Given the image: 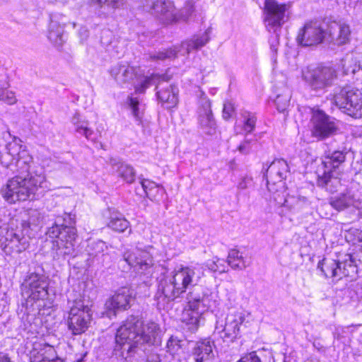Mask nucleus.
Returning a JSON list of instances; mask_svg holds the SVG:
<instances>
[{"mask_svg": "<svg viewBox=\"0 0 362 362\" xmlns=\"http://www.w3.org/2000/svg\"><path fill=\"white\" fill-rule=\"evenodd\" d=\"M237 362H262L257 351H251L243 356Z\"/></svg>", "mask_w": 362, "mask_h": 362, "instance_id": "49530a36", "label": "nucleus"}, {"mask_svg": "<svg viewBox=\"0 0 362 362\" xmlns=\"http://www.w3.org/2000/svg\"><path fill=\"white\" fill-rule=\"evenodd\" d=\"M107 226L115 231L122 233L129 227V222L121 214H114L110 216Z\"/></svg>", "mask_w": 362, "mask_h": 362, "instance_id": "72a5a7b5", "label": "nucleus"}, {"mask_svg": "<svg viewBox=\"0 0 362 362\" xmlns=\"http://www.w3.org/2000/svg\"><path fill=\"white\" fill-rule=\"evenodd\" d=\"M181 49L177 47H171L167 49L156 52L155 53L150 54V58L152 60H165L167 59H174L177 57V54Z\"/></svg>", "mask_w": 362, "mask_h": 362, "instance_id": "c9c22d12", "label": "nucleus"}, {"mask_svg": "<svg viewBox=\"0 0 362 362\" xmlns=\"http://www.w3.org/2000/svg\"><path fill=\"white\" fill-rule=\"evenodd\" d=\"M79 33L81 36L84 37L85 38H86L88 35V31L86 28H81L79 31Z\"/></svg>", "mask_w": 362, "mask_h": 362, "instance_id": "6e6d98bb", "label": "nucleus"}, {"mask_svg": "<svg viewBox=\"0 0 362 362\" xmlns=\"http://www.w3.org/2000/svg\"><path fill=\"white\" fill-rule=\"evenodd\" d=\"M180 341L177 338L171 337L168 342L166 347L168 349V351L171 354H175L181 347Z\"/></svg>", "mask_w": 362, "mask_h": 362, "instance_id": "c03bdc74", "label": "nucleus"}, {"mask_svg": "<svg viewBox=\"0 0 362 362\" xmlns=\"http://www.w3.org/2000/svg\"><path fill=\"white\" fill-rule=\"evenodd\" d=\"M47 37L55 47H62L66 40L64 34V25L54 19H51Z\"/></svg>", "mask_w": 362, "mask_h": 362, "instance_id": "cd10ccee", "label": "nucleus"}, {"mask_svg": "<svg viewBox=\"0 0 362 362\" xmlns=\"http://www.w3.org/2000/svg\"><path fill=\"white\" fill-rule=\"evenodd\" d=\"M215 348V341L211 337L197 341L192 350L194 362H209L214 357L213 350Z\"/></svg>", "mask_w": 362, "mask_h": 362, "instance_id": "5701e85b", "label": "nucleus"}, {"mask_svg": "<svg viewBox=\"0 0 362 362\" xmlns=\"http://www.w3.org/2000/svg\"><path fill=\"white\" fill-rule=\"evenodd\" d=\"M21 237L13 230H7L5 235V247L9 245L10 243H20Z\"/></svg>", "mask_w": 362, "mask_h": 362, "instance_id": "a18cd8bd", "label": "nucleus"}, {"mask_svg": "<svg viewBox=\"0 0 362 362\" xmlns=\"http://www.w3.org/2000/svg\"><path fill=\"white\" fill-rule=\"evenodd\" d=\"M76 362H83V358L81 357V358L78 359Z\"/></svg>", "mask_w": 362, "mask_h": 362, "instance_id": "052dcab7", "label": "nucleus"}, {"mask_svg": "<svg viewBox=\"0 0 362 362\" xmlns=\"http://www.w3.org/2000/svg\"><path fill=\"white\" fill-rule=\"evenodd\" d=\"M123 261L130 267H134L141 273L149 269L153 265V259L151 255L145 251L136 250V251H126L123 255Z\"/></svg>", "mask_w": 362, "mask_h": 362, "instance_id": "6ab92c4d", "label": "nucleus"}, {"mask_svg": "<svg viewBox=\"0 0 362 362\" xmlns=\"http://www.w3.org/2000/svg\"><path fill=\"white\" fill-rule=\"evenodd\" d=\"M279 214L281 215V216H286V214L284 213V211L282 210L281 211H279Z\"/></svg>", "mask_w": 362, "mask_h": 362, "instance_id": "bf43d9fd", "label": "nucleus"}, {"mask_svg": "<svg viewBox=\"0 0 362 362\" xmlns=\"http://www.w3.org/2000/svg\"><path fill=\"white\" fill-rule=\"evenodd\" d=\"M194 11V5L192 1H187L181 10L182 17L186 20Z\"/></svg>", "mask_w": 362, "mask_h": 362, "instance_id": "de8ad7c7", "label": "nucleus"}, {"mask_svg": "<svg viewBox=\"0 0 362 362\" xmlns=\"http://www.w3.org/2000/svg\"><path fill=\"white\" fill-rule=\"evenodd\" d=\"M127 103L132 111V114L134 117L135 120L139 124L141 122L143 112L140 109V103L137 98H134L132 95H129L127 99Z\"/></svg>", "mask_w": 362, "mask_h": 362, "instance_id": "e433bc0d", "label": "nucleus"}, {"mask_svg": "<svg viewBox=\"0 0 362 362\" xmlns=\"http://www.w3.org/2000/svg\"><path fill=\"white\" fill-rule=\"evenodd\" d=\"M226 262L233 269L243 270L250 265L243 253L236 249H232L228 252Z\"/></svg>", "mask_w": 362, "mask_h": 362, "instance_id": "2f4dec72", "label": "nucleus"}, {"mask_svg": "<svg viewBox=\"0 0 362 362\" xmlns=\"http://www.w3.org/2000/svg\"><path fill=\"white\" fill-rule=\"evenodd\" d=\"M209 33L210 30H206L202 34L193 35L189 40L183 42L180 48L185 49L186 54L202 48L209 41Z\"/></svg>", "mask_w": 362, "mask_h": 362, "instance_id": "c85d7f7f", "label": "nucleus"}, {"mask_svg": "<svg viewBox=\"0 0 362 362\" xmlns=\"http://www.w3.org/2000/svg\"><path fill=\"white\" fill-rule=\"evenodd\" d=\"M242 115L244 119L243 131L247 135L255 129L257 118L254 114L249 112H245Z\"/></svg>", "mask_w": 362, "mask_h": 362, "instance_id": "ea45409f", "label": "nucleus"}, {"mask_svg": "<svg viewBox=\"0 0 362 362\" xmlns=\"http://www.w3.org/2000/svg\"><path fill=\"white\" fill-rule=\"evenodd\" d=\"M48 287L47 276L36 272L30 273L22 285L25 308L39 312L45 306L44 300L48 296Z\"/></svg>", "mask_w": 362, "mask_h": 362, "instance_id": "423d86ee", "label": "nucleus"}, {"mask_svg": "<svg viewBox=\"0 0 362 362\" xmlns=\"http://www.w3.org/2000/svg\"><path fill=\"white\" fill-rule=\"evenodd\" d=\"M204 276V268L200 264L181 265L160 275L155 298L159 303L173 301L182 297L187 289L196 286Z\"/></svg>", "mask_w": 362, "mask_h": 362, "instance_id": "7ed1b4c3", "label": "nucleus"}, {"mask_svg": "<svg viewBox=\"0 0 362 362\" xmlns=\"http://www.w3.org/2000/svg\"><path fill=\"white\" fill-rule=\"evenodd\" d=\"M275 204L280 208H286L292 213H298L310 206V202L305 197L288 196L286 192L277 193L271 196Z\"/></svg>", "mask_w": 362, "mask_h": 362, "instance_id": "a211bd4d", "label": "nucleus"}, {"mask_svg": "<svg viewBox=\"0 0 362 362\" xmlns=\"http://www.w3.org/2000/svg\"><path fill=\"white\" fill-rule=\"evenodd\" d=\"M257 140L252 138H248L246 135L245 140L239 145L238 151L244 154H247L252 150V146L256 144Z\"/></svg>", "mask_w": 362, "mask_h": 362, "instance_id": "37998d69", "label": "nucleus"}, {"mask_svg": "<svg viewBox=\"0 0 362 362\" xmlns=\"http://www.w3.org/2000/svg\"><path fill=\"white\" fill-rule=\"evenodd\" d=\"M205 267L210 271L213 272H216L218 271L217 267V261H216V257L213 259H209L205 262Z\"/></svg>", "mask_w": 362, "mask_h": 362, "instance_id": "3c124183", "label": "nucleus"}, {"mask_svg": "<svg viewBox=\"0 0 362 362\" xmlns=\"http://www.w3.org/2000/svg\"><path fill=\"white\" fill-rule=\"evenodd\" d=\"M64 168L69 170H71V165L68 163H66L65 164V166H64Z\"/></svg>", "mask_w": 362, "mask_h": 362, "instance_id": "13d9d810", "label": "nucleus"}, {"mask_svg": "<svg viewBox=\"0 0 362 362\" xmlns=\"http://www.w3.org/2000/svg\"><path fill=\"white\" fill-rule=\"evenodd\" d=\"M141 187L145 192L147 197L149 195V192L148 190H151L152 189L156 188V185L153 182H151L148 180H142L141 181Z\"/></svg>", "mask_w": 362, "mask_h": 362, "instance_id": "09e8293b", "label": "nucleus"}, {"mask_svg": "<svg viewBox=\"0 0 362 362\" xmlns=\"http://www.w3.org/2000/svg\"><path fill=\"white\" fill-rule=\"evenodd\" d=\"M347 153L345 148L325 152L322 160L324 171L334 173L345 162Z\"/></svg>", "mask_w": 362, "mask_h": 362, "instance_id": "393cba45", "label": "nucleus"}, {"mask_svg": "<svg viewBox=\"0 0 362 362\" xmlns=\"http://www.w3.org/2000/svg\"><path fill=\"white\" fill-rule=\"evenodd\" d=\"M160 343L161 332L157 323L144 324L136 317L130 316L117 330L113 355L129 362L143 356L144 344L159 346Z\"/></svg>", "mask_w": 362, "mask_h": 362, "instance_id": "f03ea898", "label": "nucleus"}, {"mask_svg": "<svg viewBox=\"0 0 362 362\" xmlns=\"http://www.w3.org/2000/svg\"><path fill=\"white\" fill-rule=\"evenodd\" d=\"M0 100L8 105H13L16 103L17 99L13 91L5 88L0 89Z\"/></svg>", "mask_w": 362, "mask_h": 362, "instance_id": "79ce46f5", "label": "nucleus"}, {"mask_svg": "<svg viewBox=\"0 0 362 362\" xmlns=\"http://www.w3.org/2000/svg\"><path fill=\"white\" fill-rule=\"evenodd\" d=\"M71 304L66 325L73 335L84 333L92 321L93 313L88 300L81 293H73L69 297Z\"/></svg>", "mask_w": 362, "mask_h": 362, "instance_id": "39448f33", "label": "nucleus"}, {"mask_svg": "<svg viewBox=\"0 0 362 362\" xmlns=\"http://www.w3.org/2000/svg\"><path fill=\"white\" fill-rule=\"evenodd\" d=\"M286 10L287 6L285 4H279L276 0H265V26L269 32L274 33L269 40L270 49L274 56L277 54L279 44V37L276 33L286 21Z\"/></svg>", "mask_w": 362, "mask_h": 362, "instance_id": "0eeeda50", "label": "nucleus"}, {"mask_svg": "<svg viewBox=\"0 0 362 362\" xmlns=\"http://www.w3.org/2000/svg\"><path fill=\"white\" fill-rule=\"evenodd\" d=\"M325 37V30L320 24L310 21L299 30L296 40L302 47H310L322 43Z\"/></svg>", "mask_w": 362, "mask_h": 362, "instance_id": "2eb2a0df", "label": "nucleus"}, {"mask_svg": "<svg viewBox=\"0 0 362 362\" xmlns=\"http://www.w3.org/2000/svg\"><path fill=\"white\" fill-rule=\"evenodd\" d=\"M289 166L286 160L282 158L274 160L267 167L264 176L267 179L268 191L271 196L286 191L285 180L289 175Z\"/></svg>", "mask_w": 362, "mask_h": 362, "instance_id": "f8f14e48", "label": "nucleus"}, {"mask_svg": "<svg viewBox=\"0 0 362 362\" xmlns=\"http://www.w3.org/2000/svg\"><path fill=\"white\" fill-rule=\"evenodd\" d=\"M76 216L71 213H64L62 218L48 228L47 235L55 238L52 242V250L54 257L66 259L73 255L75 250V240L77 237L75 224Z\"/></svg>", "mask_w": 362, "mask_h": 362, "instance_id": "20e7f679", "label": "nucleus"}, {"mask_svg": "<svg viewBox=\"0 0 362 362\" xmlns=\"http://www.w3.org/2000/svg\"><path fill=\"white\" fill-rule=\"evenodd\" d=\"M245 320L242 311L232 310L226 318L225 325H217L215 327L214 336L218 335L227 344L233 343L240 337V327Z\"/></svg>", "mask_w": 362, "mask_h": 362, "instance_id": "4468645a", "label": "nucleus"}, {"mask_svg": "<svg viewBox=\"0 0 362 362\" xmlns=\"http://www.w3.org/2000/svg\"><path fill=\"white\" fill-rule=\"evenodd\" d=\"M291 95L287 91L282 94L277 95L275 99L276 109L279 112L287 114V110L290 105Z\"/></svg>", "mask_w": 362, "mask_h": 362, "instance_id": "4c0bfd02", "label": "nucleus"}, {"mask_svg": "<svg viewBox=\"0 0 362 362\" xmlns=\"http://www.w3.org/2000/svg\"><path fill=\"white\" fill-rule=\"evenodd\" d=\"M0 163L16 174L8 180L3 193L8 202L25 201L38 188L49 189L43 169L35 165L32 156L20 138L13 136L4 151H0Z\"/></svg>", "mask_w": 362, "mask_h": 362, "instance_id": "f257e3e1", "label": "nucleus"}, {"mask_svg": "<svg viewBox=\"0 0 362 362\" xmlns=\"http://www.w3.org/2000/svg\"><path fill=\"white\" fill-rule=\"evenodd\" d=\"M107 248L105 243L100 240H90L87 246V251L90 256H98Z\"/></svg>", "mask_w": 362, "mask_h": 362, "instance_id": "58836bf2", "label": "nucleus"}, {"mask_svg": "<svg viewBox=\"0 0 362 362\" xmlns=\"http://www.w3.org/2000/svg\"><path fill=\"white\" fill-rule=\"evenodd\" d=\"M187 294L189 310L184 312L183 322L189 326L192 332L197 329L201 314L207 308V297L202 292L201 288L192 286Z\"/></svg>", "mask_w": 362, "mask_h": 362, "instance_id": "9b49d317", "label": "nucleus"}, {"mask_svg": "<svg viewBox=\"0 0 362 362\" xmlns=\"http://www.w3.org/2000/svg\"><path fill=\"white\" fill-rule=\"evenodd\" d=\"M163 23H170L177 21L175 6L170 0H155L151 4L144 6Z\"/></svg>", "mask_w": 362, "mask_h": 362, "instance_id": "f3484780", "label": "nucleus"}, {"mask_svg": "<svg viewBox=\"0 0 362 362\" xmlns=\"http://www.w3.org/2000/svg\"><path fill=\"white\" fill-rule=\"evenodd\" d=\"M139 68L123 63L114 66L110 73L118 85L123 86L131 83L134 78H139Z\"/></svg>", "mask_w": 362, "mask_h": 362, "instance_id": "412c9836", "label": "nucleus"}, {"mask_svg": "<svg viewBox=\"0 0 362 362\" xmlns=\"http://www.w3.org/2000/svg\"><path fill=\"white\" fill-rule=\"evenodd\" d=\"M216 261H217V267H218V271L220 273L226 272V266L225 264V260L219 259L218 257H216Z\"/></svg>", "mask_w": 362, "mask_h": 362, "instance_id": "603ef678", "label": "nucleus"}, {"mask_svg": "<svg viewBox=\"0 0 362 362\" xmlns=\"http://www.w3.org/2000/svg\"><path fill=\"white\" fill-rule=\"evenodd\" d=\"M57 358L54 348L47 343L35 342L30 352V362H48Z\"/></svg>", "mask_w": 362, "mask_h": 362, "instance_id": "b1692460", "label": "nucleus"}, {"mask_svg": "<svg viewBox=\"0 0 362 362\" xmlns=\"http://www.w3.org/2000/svg\"><path fill=\"white\" fill-rule=\"evenodd\" d=\"M234 107L231 103H228L224 104L223 110V117L225 119H228L229 118H230L232 117Z\"/></svg>", "mask_w": 362, "mask_h": 362, "instance_id": "8fccbe9b", "label": "nucleus"}, {"mask_svg": "<svg viewBox=\"0 0 362 362\" xmlns=\"http://www.w3.org/2000/svg\"><path fill=\"white\" fill-rule=\"evenodd\" d=\"M170 78L171 77L168 74H152L150 76H143L140 83L134 86L135 92L136 93H144L151 86L155 85L156 86L160 82L169 81Z\"/></svg>", "mask_w": 362, "mask_h": 362, "instance_id": "c756f323", "label": "nucleus"}, {"mask_svg": "<svg viewBox=\"0 0 362 362\" xmlns=\"http://www.w3.org/2000/svg\"><path fill=\"white\" fill-rule=\"evenodd\" d=\"M317 269L326 278H331L333 281H338L343 277H349L353 281L358 273L357 265L350 254L345 255L342 260L323 258L318 262Z\"/></svg>", "mask_w": 362, "mask_h": 362, "instance_id": "6e6552de", "label": "nucleus"}, {"mask_svg": "<svg viewBox=\"0 0 362 362\" xmlns=\"http://www.w3.org/2000/svg\"><path fill=\"white\" fill-rule=\"evenodd\" d=\"M117 173L119 176L127 183H132L135 180L136 172L133 167L128 164H119Z\"/></svg>", "mask_w": 362, "mask_h": 362, "instance_id": "f704fd0d", "label": "nucleus"}, {"mask_svg": "<svg viewBox=\"0 0 362 362\" xmlns=\"http://www.w3.org/2000/svg\"><path fill=\"white\" fill-rule=\"evenodd\" d=\"M132 300V292L129 288L123 287L110 297L106 301L105 305L108 311H112L115 315L117 311L129 309Z\"/></svg>", "mask_w": 362, "mask_h": 362, "instance_id": "aec40b11", "label": "nucleus"}, {"mask_svg": "<svg viewBox=\"0 0 362 362\" xmlns=\"http://www.w3.org/2000/svg\"><path fill=\"white\" fill-rule=\"evenodd\" d=\"M303 78L311 90L325 91L334 84L337 72L329 66H310L303 71Z\"/></svg>", "mask_w": 362, "mask_h": 362, "instance_id": "1a4fd4ad", "label": "nucleus"}, {"mask_svg": "<svg viewBox=\"0 0 362 362\" xmlns=\"http://www.w3.org/2000/svg\"><path fill=\"white\" fill-rule=\"evenodd\" d=\"M350 34L349 26L346 23H340L339 25V35L337 37L339 44L346 43L349 39Z\"/></svg>", "mask_w": 362, "mask_h": 362, "instance_id": "a19ab883", "label": "nucleus"}, {"mask_svg": "<svg viewBox=\"0 0 362 362\" xmlns=\"http://www.w3.org/2000/svg\"><path fill=\"white\" fill-rule=\"evenodd\" d=\"M334 173L323 172V175L319 177L317 180L318 186L325 188L327 191L333 193L336 192L341 185L340 180L338 177V173L336 175Z\"/></svg>", "mask_w": 362, "mask_h": 362, "instance_id": "7c9ffc66", "label": "nucleus"}, {"mask_svg": "<svg viewBox=\"0 0 362 362\" xmlns=\"http://www.w3.org/2000/svg\"><path fill=\"white\" fill-rule=\"evenodd\" d=\"M48 362H64L62 359H60L59 358H55L54 360H52L50 361H48Z\"/></svg>", "mask_w": 362, "mask_h": 362, "instance_id": "4d7b16f0", "label": "nucleus"}, {"mask_svg": "<svg viewBox=\"0 0 362 362\" xmlns=\"http://www.w3.org/2000/svg\"><path fill=\"white\" fill-rule=\"evenodd\" d=\"M160 82L156 87V95L158 101L166 109H170L178 103V88L173 84L163 86Z\"/></svg>", "mask_w": 362, "mask_h": 362, "instance_id": "4be33fe9", "label": "nucleus"}, {"mask_svg": "<svg viewBox=\"0 0 362 362\" xmlns=\"http://www.w3.org/2000/svg\"><path fill=\"white\" fill-rule=\"evenodd\" d=\"M251 179L249 177H243L241 181L238 183V188L240 189H245L247 187L250 183Z\"/></svg>", "mask_w": 362, "mask_h": 362, "instance_id": "864d4df0", "label": "nucleus"}, {"mask_svg": "<svg viewBox=\"0 0 362 362\" xmlns=\"http://www.w3.org/2000/svg\"><path fill=\"white\" fill-rule=\"evenodd\" d=\"M355 71H356V69H354L352 70V72H353V73H355Z\"/></svg>", "mask_w": 362, "mask_h": 362, "instance_id": "680f3d73", "label": "nucleus"}, {"mask_svg": "<svg viewBox=\"0 0 362 362\" xmlns=\"http://www.w3.org/2000/svg\"><path fill=\"white\" fill-rule=\"evenodd\" d=\"M71 122L76 133L85 136L88 140L95 141V133L94 131L89 127V122L78 112H76L72 116Z\"/></svg>", "mask_w": 362, "mask_h": 362, "instance_id": "a878e982", "label": "nucleus"}, {"mask_svg": "<svg viewBox=\"0 0 362 362\" xmlns=\"http://www.w3.org/2000/svg\"><path fill=\"white\" fill-rule=\"evenodd\" d=\"M0 362H12L8 354L0 352Z\"/></svg>", "mask_w": 362, "mask_h": 362, "instance_id": "5fc2aeb1", "label": "nucleus"}, {"mask_svg": "<svg viewBox=\"0 0 362 362\" xmlns=\"http://www.w3.org/2000/svg\"><path fill=\"white\" fill-rule=\"evenodd\" d=\"M329 204L335 210L341 211L350 206L358 207V200L356 199L350 192L341 193L332 197L329 200Z\"/></svg>", "mask_w": 362, "mask_h": 362, "instance_id": "bb28decb", "label": "nucleus"}, {"mask_svg": "<svg viewBox=\"0 0 362 362\" xmlns=\"http://www.w3.org/2000/svg\"><path fill=\"white\" fill-rule=\"evenodd\" d=\"M124 0H91V4L98 8V13L107 15L123 5Z\"/></svg>", "mask_w": 362, "mask_h": 362, "instance_id": "473e14b6", "label": "nucleus"}, {"mask_svg": "<svg viewBox=\"0 0 362 362\" xmlns=\"http://www.w3.org/2000/svg\"><path fill=\"white\" fill-rule=\"evenodd\" d=\"M199 104L197 113L200 129L206 134H215L217 126L211 108V101L204 93H202Z\"/></svg>", "mask_w": 362, "mask_h": 362, "instance_id": "dca6fc26", "label": "nucleus"}, {"mask_svg": "<svg viewBox=\"0 0 362 362\" xmlns=\"http://www.w3.org/2000/svg\"><path fill=\"white\" fill-rule=\"evenodd\" d=\"M333 100L344 113L354 118L362 116V93L349 86L336 89Z\"/></svg>", "mask_w": 362, "mask_h": 362, "instance_id": "9d476101", "label": "nucleus"}, {"mask_svg": "<svg viewBox=\"0 0 362 362\" xmlns=\"http://www.w3.org/2000/svg\"><path fill=\"white\" fill-rule=\"evenodd\" d=\"M311 133L313 137L324 140L337 134L339 127L334 118L315 107L311 109Z\"/></svg>", "mask_w": 362, "mask_h": 362, "instance_id": "ddd939ff", "label": "nucleus"}]
</instances>
